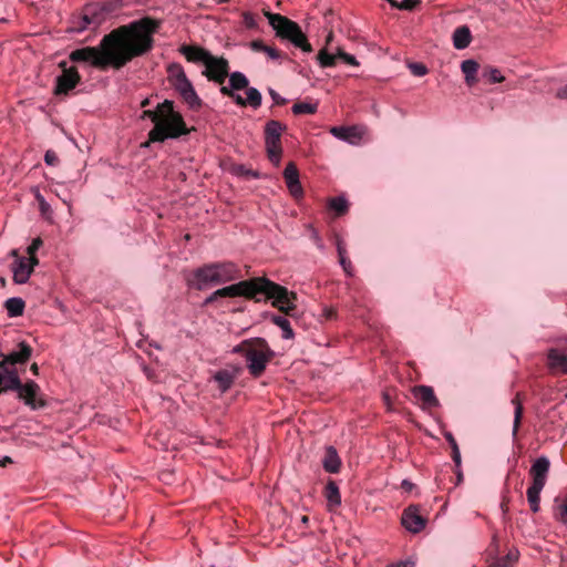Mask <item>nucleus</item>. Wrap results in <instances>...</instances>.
<instances>
[{"label":"nucleus","mask_w":567,"mask_h":567,"mask_svg":"<svg viewBox=\"0 0 567 567\" xmlns=\"http://www.w3.org/2000/svg\"><path fill=\"white\" fill-rule=\"evenodd\" d=\"M161 21L152 17H143L128 24L120 25L106 37L114 61V70L124 68L138 56L151 52L154 48V34L161 28Z\"/></svg>","instance_id":"nucleus-1"},{"label":"nucleus","mask_w":567,"mask_h":567,"mask_svg":"<svg viewBox=\"0 0 567 567\" xmlns=\"http://www.w3.org/2000/svg\"><path fill=\"white\" fill-rule=\"evenodd\" d=\"M145 117L154 123V127L150 131L148 140L144 143V146H148L150 143L164 142L168 138H178L189 133L182 114L174 110L173 101L165 100L155 110H145L143 118Z\"/></svg>","instance_id":"nucleus-2"},{"label":"nucleus","mask_w":567,"mask_h":567,"mask_svg":"<svg viewBox=\"0 0 567 567\" xmlns=\"http://www.w3.org/2000/svg\"><path fill=\"white\" fill-rule=\"evenodd\" d=\"M240 277L238 266L233 261L206 264L193 272V285L197 290L234 281Z\"/></svg>","instance_id":"nucleus-3"},{"label":"nucleus","mask_w":567,"mask_h":567,"mask_svg":"<svg viewBox=\"0 0 567 567\" xmlns=\"http://www.w3.org/2000/svg\"><path fill=\"white\" fill-rule=\"evenodd\" d=\"M258 295H262L265 300H270L272 307L287 316H292V312L296 310V292L271 281L267 277H256L255 301H260Z\"/></svg>","instance_id":"nucleus-4"},{"label":"nucleus","mask_w":567,"mask_h":567,"mask_svg":"<svg viewBox=\"0 0 567 567\" xmlns=\"http://www.w3.org/2000/svg\"><path fill=\"white\" fill-rule=\"evenodd\" d=\"M229 84L220 85L219 92L230 97L239 106H251L258 109L261 105L262 96L256 87H248L249 81L247 76L239 72L228 73Z\"/></svg>","instance_id":"nucleus-5"},{"label":"nucleus","mask_w":567,"mask_h":567,"mask_svg":"<svg viewBox=\"0 0 567 567\" xmlns=\"http://www.w3.org/2000/svg\"><path fill=\"white\" fill-rule=\"evenodd\" d=\"M266 17L268 18L269 24L276 31V35L278 38L291 42L296 48L303 52L312 51L311 44L297 22L279 13L267 12Z\"/></svg>","instance_id":"nucleus-6"},{"label":"nucleus","mask_w":567,"mask_h":567,"mask_svg":"<svg viewBox=\"0 0 567 567\" xmlns=\"http://www.w3.org/2000/svg\"><path fill=\"white\" fill-rule=\"evenodd\" d=\"M106 41V37L104 35L97 47L76 49L70 53L69 59L72 62H87L99 70H106L107 68L114 69V61L110 47L105 43Z\"/></svg>","instance_id":"nucleus-7"},{"label":"nucleus","mask_w":567,"mask_h":567,"mask_svg":"<svg viewBox=\"0 0 567 567\" xmlns=\"http://www.w3.org/2000/svg\"><path fill=\"white\" fill-rule=\"evenodd\" d=\"M550 462L546 456L535 460L529 470L532 485L528 487L526 495L533 513L539 511L540 493L546 484Z\"/></svg>","instance_id":"nucleus-8"},{"label":"nucleus","mask_w":567,"mask_h":567,"mask_svg":"<svg viewBox=\"0 0 567 567\" xmlns=\"http://www.w3.org/2000/svg\"><path fill=\"white\" fill-rule=\"evenodd\" d=\"M168 81L172 86L178 92L185 103L193 110L202 106V100L197 95L192 82L187 79L183 66L178 63H173L167 69Z\"/></svg>","instance_id":"nucleus-9"},{"label":"nucleus","mask_w":567,"mask_h":567,"mask_svg":"<svg viewBox=\"0 0 567 567\" xmlns=\"http://www.w3.org/2000/svg\"><path fill=\"white\" fill-rule=\"evenodd\" d=\"M275 353L262 338H255V346L245 351V359L249 373L254 378H259L266 370L267 364L274 358Z\"/></svg>","instance_id":"nucleus-10"},{"label":"nucleus","mask_w":567,"mask_h":567,"mask_svg":"<svg viewBox=\"0 0 567 567\" xmlns=\"http://www.w3.org/2000/svg\"><path fill=\"white\" fill-rule=\"evenodd\" d=\"M286 130V125L276 120H270L265 125V146L269 159L276 165L279 164L282 147H281V134Z\"/></svg>","instance_id":"nucleus-11"},{"label":"nucleus","mask_w":567,"mask_h":567,"mask_svg":"<svg viewBox=\"0 0 567 567\" xmlns=\"http://www.w3.org/2000/svg\"><path fill=\"white\" fill-rule=\"evenodd\" d=\"M14 391L18 394V399L31 410L43 409L48 404L41 394L39 384L33 380H29L25 383L20 381V385H18Z\"/></svg>","instance_id":"nucleus-12"},{"label":"nucleus","mask_w":567,"mask_h":567,"mask_svg":"<svg viewBox=\"0 0 567 567\" xmlns=\"http://www.w3.org/2000/svg\"><path fill=\"white\" fill-rule=\"evenodd\" d=\"M204 65L205 70L203 71V75L206 76L208 81H213L219 85L225 83L229 71V62L227 59L210 54Z\"/></svg>","instance_id":"nucleus-13"},{"label":"nucleus","mask_w":567,"mask_h":567,"mask_svg":"<svg viewBox=\"0 0 567 567\" xmlns=\"http://www.w3.org/2000/svg\"><path fill=\"white\" fill-rule=\"evenodd\" d=\"M62 73L56 78L54 94L62 95L72 91L81 81V76L75 66H68L65 61L59 63Z\"/></svg>","instance_id":"nucleus-14"},{"label":"nucleus","mask_w":567,"mask_h":567,"mask_svg":"<svg viewBox=\"0 0 567 567\" xmlns=\"http://www.w3.org/2000/svg\"><path fill=\"white\" fill-rule=\"evenodd\" d=\"M255 285L256 277L240 280L230 286H226L216 290V295L219 298H236V297H245L246 299H255Z\"/></svg>","instance_id":"nucleus-15"},{"label":"nucleus","mask_w":567,"mask_h":567,"mask_svg":"<svg viewBox=\"0 0 567 567\" xmlns=\"http://www.w3.org/2000/svg\"><path fill=\"white\" fill-rule=\"evenodd\" d=\"M401 523L409 532L416 534L425 528L426 519L420 514L419 506L410 505L403 511Z\"/></svg>","instance_id":"nucleus-16"},{"label":"nucleus","mask_w":567,"mask_h":567,"mask_svg":"<svg viewBox=\"0 0 567 567\" xmlns=\"http://www.w3.org/2000/svg\"><path fill=\"white\" fill-rule=\"evenodd\" d=\"M18 350L12 351L9 354L3 355L0 361V369H4L6 367L14 365V364H24L32 357V348L25 342L21 341L18 343Z\"/></svg>","instance_id":"nucleus-17"},{"label":"nucleus","mask_w":567,"mask_h":567,"mask_svg":"<svg viewBox=\"0 0 567 567\" xmlns=\"http://www.w3.org/2000/svg\"><path fill=\"white\" fill-rule=\"evenodd\" d=\"M284 178L290 195L295 198L303 196V189L299 181V172L295 163L290 162L284 169Z\"/></svg>","instance_id":"nucleus-18"},{"label":"nucleus","mask_w":567,"mask_h":567,"mask_svg":"<svg viewBox=\"0 0 567 567\" xmlns=\"http://www.w3.org/2000/svg\"><path fill=\"white\" fill-rule=\"evenodd\" d=\"M18 385H20V378L14 368L0 369V393L14 391Z\"/></svg>","instance_id":"nucleus-19"},{"label":"nucleus","mask_w":567,"mask_h":567,"mask_svg":"<svg viewBox=\"0 0 567 567\" xmlns=\"http://www.w3.org/2000/svg\"><path fill=\"white\" fill-rule=\"evenodd\" d=\"M13 281L18 285L25 284L32 271V266H29L27 258H18L12 264Z\"/></svg>","instance_id":"nucleus-20"},{"label":"nucleus","mask_w":567,"mask_h":567,"mask_svg":"<svg viewBox=\"0 0 567 567\" xmlns=\"http://www.w3.org/2000/svg\"><path fill=\"white\" fill-rule=\"evenodd\" d=\"M548 368L554 372L567 374V354L557 349H550L547 353Z\"/></svg>","instance_id":"nucleus-21"},{"label":"nucleus","mask_w":567,"mask_h":567,"mask_svg":"<svg viewBox=\"0 0 567 567\" xmlns=\"http://www.w3.org/2000/svg\"><path fill=\"white\" fill-rule=\"evenodd\" d=\"M179 52L186 58L188 62H202L203 64L210 55L207 50L196 45H182Z\"/></svg>","instance_id":"nucleus-22"},{"label":"nucleus","mask_w":567,"mask_h":567,"mask_svg":"<svg viewBox=\"0 0 567 567\" xmlns=\"http://www.w3.org/2000/svg\"><path fill=\"white\" fill-rule=\"evenodd\" d=\"M322 466L328 473H338L341 467V460L333 446L326 447V454L322 460Z\"/></svg>","instance_id":"nucleus-23"},{"label":"nucleus","mask_w":567,"mask_h":567,"mask_svg":"<svg viewBox=\"0 0 567 567\" xmlns=\"http://www.w3.org/2000/svg\"><path fill=\"white\" fill-rule=\"evenodd\" d=\"M414 396L423 402L427 408H433L439 405V400L436 399L434 391L431 386L427 385H417L413 389Z\"/></svg>","instance_id":"nucleus-24"},{"label":"nucleus","mask_w":567,"mask_h":567,"mask_svg":"<svg viewBox=\"0 0 567 567\" xmlns=\"http://www.w3.org/2000/svg\"><path fill=\"white\" fill-rule=\"evenodd\" d=\"M512 404L514 406V422H513V430H512V436L513 439H516L524 413V406H523V399L522 393L517 392L515 396L512 399Z\"/></svg>","instance_id":"nucleus-25"},{"label":"nucleus","mask_w":567,"mask_h":567,"mask_svg":"<svg viewBox=\"0 0 567 567\" xmlns=\"http://www.w3.org/2000/svg\"><path fill=\"white\" fill-rule=\"evenodd\" d=\"M330 133L343 141L352 142L354 138L361 137V132L357 126H333Z\"/></svg>","instance_id":"nucleus-26"},{"label":"nucleus","mask_w":567,"mask_h":567,"mask_svg":"<svg viewBox=\"0 0 567 567\" xmlns=\"http://www.w3.org/2000/svg\"><path fill=\"white\" fill-rule=\"evenodd\" d=\"M478 63L475 60L468 59L464 60L461 64V70L465 76V82L468 86H473L477 83V71Z\"/></svg>","instance_id":"nucleus-27"},{"label":"nucleus","mask_w":567,"mask_h":567,"mask_svg":"<svg viewBox=\"0 0 567 567\" xmlns=\"http://www.w3.org/2000/svg\"><path fill=\"white\" fill-rule=\"evenodd\" d=\"M235 379L236 372L229 370H219L214 375V380L218 383V388L223 393L231 388Z\"/></svg>","instance_id":"nucleus-28"},{"label":"nucleus","mask_w":567,"mask_h":567,"mask_svg":"<svg viewBox=\"0 0 567 567\" xmlns=\"http://www.w3.org/2000/svg\"><path fill=\"white\" fill-rule=\"evenodd\" d=\"M472 40L471 31L466 25L458 27L453 33V44L456 49L462 50L470 45Z\"/></svg>","instance_id":"nucleus-29"},{"label":"nucleus","mask_w":567,"mask_h":567,"mask_svg":"<svg viewBox=\"0 0 567 567\" xmlns=\"http://www.w3.org/2000/svg\"><path fill=\"white\" fill-rule=\"evenodd\" d=\"M324 496L329 507H338L341 504L339 487L333 481H329L326 485Z\"/></svg>","instance_id":"nucleus-30"},{"label":"nucleus","mask_w":567,"mask_h":567,"mask_svg":"<svg viewBox=\"0 0 567 567\" xmlns=\"http://www.w3.org/2000/svg\"><path fill=\"white\" fill-rule=\"evenodd\" d=\"M270 320L274 324L278 326L281 329L284 339L291 340L295 338V332L287 318L278 315H272Z\"/></svg>","instance_id":"nucleus-31"},{"label":"nucleus","mask_w":567,"mask_h":567,"mask_svg":"<svg viewBox=\"0 0 567 567\" xmlns=\"http://www.w3.org/2000/svg\"><path fill=\"white\" fill-rule=\"evenodd\" d=\"M24 301L19 297L9 298L4 302L8 316L11 318L21 316L24 311Z\"/></svg>","instance_id":"nucleus-32"},{"label":"nucleus","mask_w":567,"mask_h":567,"mask_svg":"<svg viewBox=\"0 0 567 567\" xmlns=\"http://www.w3.org/2000/svg\"><path fill=\"white\" fill-rule=\"evenodd\" d=\"M250 48L254 51L266 53L271 60H277L280 58V54L277 49H275L274 47L266 45L261 40L251 41Z\"/></svg>","instance_id":"nucleus-33"},{"label":"nucleus","mask_w":567,"mask_h":567,"mask_svg":"<svg viewBox=\"0 0 567 567\" xmlns=\"http://www.w3.org/2000/svg\"><path fill=\"white\" fill-rule=\"evenodd\" d=\"M328 207L334 210L338 216H341L348 212L349 205L343 196H338L329 199Z\"/></svg>","instance_id":"nucleus-34"},{"label":"nucleus","mask_w":567,"mask_h":567,"mask_svg":"<svg viewBox=\"0 0 567 567\" xmlns=\"http://www.w3.org/2000/svg\"><path fill=\"white\" fill-rule=\"evenodd\" d=\"M318 110V103L297 102L292 105L291 111L295 115L315 114Z\"/></svg>","instance_id":"nucleus-35"},{"label":"nucleus","mask_w":567,"mask_h":567,"mask_svg":"<svg viewBox=\"0 0 567 567\" xmlns=\"http://www.w3.org/2000/svg\"><path fill=\"white\" fill-rule=\"evenodd\" d=\"M338 55L329 53L326 49H321L317 55V60L321 68H331L336 65Z\"/></svg>","instance_id":"nucleus-36"},{"label":"nucleus","mask_w":567,"mask_h":567,"mask_svg":"<svg viewBox=\"0 0 567 567\" xmlns=\"http://www.w3.org/2000/svg\"><path fill=\"white\" fill-rule=\"evenodd\" d=\"M483 76L487 79L489 83H502L505 78L502 75L501 71L493 66H487L483 71Z\"/></svg>","instance_id":"nucleus-37"},{"label":"nucleus","mask_w":567,"mask_h":567,"mask_svg":"<svg viewBox=\"0 0 567 567\" xmlns=\"http://www.w3.org/2000/svg\"><path fill=\"white\" fill-rule=\"evenodd\" d=\"M445 439L452 449V458H453L455 465L458 467L461 465V452H460L458 445L456 443V440L454 439L452 433H446Z\"/></svg>","instance_id":"nucleus-38"},{"label":"nucleus","mask_w":567,"mask_h":567,"mask_svg":"<svg viewBox=\"0 0 567 567\" xmlns=\"http://www.w3.org/2000/svg\"><path fill=\"white\" fill-rule=\"evenodd\" d=\"M518 560V551L511 550L504 557H501L495 566L496 567H511Z\"/></svg>","instance_id":"nucleus-39"},{"label":"nucleus","mask_w":567,"mask_h":567,"mask_svg":"<svg viewBox=\"0 0 567 567\" xmlns=\"http://www.w3.org/2000/svg\"><path fill=\"white\" fill-rule=\"evenodd\" d=\"M393 3L394 6H391L392 8L412 11L421 3V0H402L401 2L393 0Z\"/></svg>","instance_id":"nucleus-40"},{"label":"nucleus","mask_w":567,"mask_h":567,"mask_svg":"<svg viewBox=\"0 0 567 567\" xmlns=\"http://www.w3.org/2000/svg\"><path fill=\"white\" fill-rule=\"evenodd\" d=\"M409 69L411 73L415 76H424L429 72L426 65L421 62L410 63Z\"/></svg>","instance_id":"nucleus-41"},{"label":"nucleus","mask_w":567,"mask_h":567,"mask_svg":"<svg viewBox=\"0 0 567 567\" xmlns=\"http://www.w3.org/2000/svg\"><path fill=\"white\" fill-rule=\"evenodd\" d=\"M337 55L339 59H341L344 63L349 64V65H352V66H359V62L358 60L355 59L354 55L352 54H349L344 51H342L341 49H338L337 50Z\"/></svg>","instance_id":"nucleus-42"},{"label":"nucleus","mask_w":567,"mask_h":567,"mask_svg":"<svg viewBox=\"0 0 567 567\" xmlns=\"http://www.w3.org/2000/svg\"><path fill=\"white\" fill-rule=\"evenodd\" d=\"M255 346V338L254 339H247V340H244L240 344L236 346L234 349H233V352L235 353H240L245 357V351L250 348V347H254Z\"/></svg>","instance_id":"nucleus-43"},{"label":"nucleus","mask_w":567,"mask_h":567,"mask_svg":"<svg viewBox=\"0 0 567 567\" xmlns=\"http://www.w3.org/2000/svg\"><path fill=\"white\" fill-rule=\"evenodd\" d=\"M556 518L559 522L567 524V498L561 505L558 506V513L556 514Z\"/></svg>","instance_id":"nucleus-44"},{"label":"nucleus","mask_w":567,"mask_h":567,"mask_svg":"<svg viewBox=\"0 0 567 567\" xmlns=\"http://www.w3.org/2000/svg\"><path fill=\"white\" fill-rule=\"evenodd\" d=\"M42 245L43 241L40 237L34 238L27 249L28 255H35V252L40 249Z\"/></svg>","instance_id":"nucleus-45"},{"label":"nucleus","mask_w":567,"mask_h":567,"mask_svg":"<svg viewBox=\"0 0 567 567\" xmlns=\"http://www.w3.org/2000/svg\"><path fill=\"white\" fill-rule=\"evenodd\" d=\"M44 162L47 165L54 166L59 162L55 152L51 150L47 151L44 154Z\"/></svg>","instance_id":"nucleus-46"},{"label":"nucleus","mask_w":567,"mask_h":567,"mask_svg":"<svg viewBox=\"0 0 567 567\" xmlns=\"http://www.w3.org/2000/svg\"><path fill=\"white\" fill-rule=\"evenodd\" d=\"M35 199L39 203L41 213L45 214L50 209V205L47 203L39 190L35 192Z\"/></svg>","instance_id":"nucleus-47"},{"label":"nucleus","mask_w":567,"mask_h":567,"mask_svg":"<svg viewBox=\"0 0 567 567\" xmlns=\"http://www.w3.org/2000/svg\"><path fill=\"white\" fill-rule=\"evenodd\" d=\"M339 262L342 266L344 272L347 275L351 276L353 268H352L351 261L348 259V257L347 256L339 257Z\"/></svg>","instance_id":"nucleus-48"},{"label":"nucleus","mask_w":567,"mask_h":567,"mask_svg":"<svg viewBox=\"0 0 567 567\" xmlns=\"http://www.w3.org/2000/svg\"><path fill=\"white\" fill-rule=\"evenodd\" d=\"M237 174L238 175H243V176H247V177H252V178H258L259 177V173L257 171L247 169L244 166H239L237 168Z\"/></svg>","instance_id":"nucleus-49"},{"label":"nucleus","mask_w":567,"mask_h":567,"mask_svg":"<svg viewBox=\"0 0 567 567\" xmlns=\"http://www.w3.org/2000/svg\"><path fill=\"white\" fill-rule=\"evenodd\" d=\"M269 94H270L272 101L275 102V104L284 105L287 103V100L282 96H280L275 90L269 89Z\"/></svg>","instance_id":"nucleus-50"},{"label":"nucleus","mask_w":567,"mask_h":567,"mask_svg":"<svg viewBox=\"0 0 567 567\" xmlns=\"http://www.w3.org/2000/svg\"><path fill=\"white\" fill-rule=\"evenodd\" d=\"M311 238L318 248H320V249L323 248V243H322V239H321L319 233L312 227H311Z\"/></svg>","instance_id":"nucleus-51"},{"label":"nucleus","mask_w":567,"mask_h":567,"mask_svg":"<svg viewBox=\"0 0 567 567\" xmlns=\"http://www.w3.org/2000/svg\"><path fill=\"white\" fill-rule=\"evenodd\" d=\"M337 251L339 257L347 256L346 245L340 237L337 238Z\"/></svg>","instance_id":"nucleus-52"},{"label":"nucleus","mask_w":567,"mask_h":567,"mask_svg":"<svg viewBox=\"0 0 567 567\" xmlns=\"http://www.w3.org/2000/svg\"><path fill=\"white\" fill-rule=\"evenodd\" d=\"M401 487L405 492H411L414 488V484L412 482H410L409 480H403L401 483Z\"/></svg>","instance_id":"nucleus-53"},{"label":"nucleus","mask_w":567,"mask_h":567,"mask_svg":"<svg viewBox=\"0 0 567 567\" xmlns=\"http://www.w3.org/2000/svg\"><path fill=\"white\" fill-rule=\"evenodd\" d=\"M219 298L218 295H216V290L210 293L205 300H204V306H207V305H210L213 302H215L217 299Z\"/></svg>","instance_id":"nucleus-54"},{"label":"nucleus","mask_w":567,"mask_h":567,"mask_svg":"<svg viewBox=\"0 0 567 567\" xmlns=\"http://www.w3.org/2000/svg\"><path fill=\"white\" fill-rule=\"evenodd\" d=\"M29 266H32V271L34 270V267L39 264V259L35 255H29V258L27 259Z\"/></svg>","instance_id":"nucleus-55"},{"label":"nucleus","mask_w":567,"mask_h":567,"mask_svg":"<svg viewBox=\"0 0 567 567\" xmlns=\"http://www.w3.org/2000/svg\"><path fill=\"white\" fill-rule=\"evenodd\" d=\"M388 567H414V564L412 561H400L398 564H392Z\"/></svg>","instance_id":"nucleus-56"},{"label":"nucleus","mask_w":567,"mask_h":567,"mask_svg":"<svg viewBox=\"0 0 567 567\" xmlns=\"http://www.w3.org/2000/svg\"><path fill=\"white\" fill-rule=\"evenodd\" d=\"M13 461L10 456H4L0 460V467H4L7 464H11Z\"/></svg>","instance_id":"nucleus-57"},{"label":"nucleus","mask_w":567,"mask_h":567,"mask_svg":"<svg viewBox=\"0 0 567 567\" xmlns=\"http://www.w3.org/2000/svg\"><path fill=\"white\" fill-rule=\"evenodd\" d=\"M557 96L560 99H566L567 97V87L559 90L557 93Z\"/></svg>","instance_id":"nucleus-58"},{"label":"nucleus","mask_w":567,"mask_h":567,"mask_svg":"<svg viewBox=\"0 0 567 567\" xmlns=\"http://www.w3.org/2000/svg\"><path fill=\"white\" fill-rule=\"evenodd\" d=\"M30 370L34 375L39 374V365L37 363H32Z\"/></svg>","instance_id":"nucleus-59"},{"label":"nucleus","mask_w":567,"mask_h":567,"mask_svg":"<svg viewBox=\"0 0 567 567\" xmlns=\"http://www.w3.org/2000/svg\"><path fill=\"white\" fill-rule=\"evenodd\" d=\"M308 520H309L308 516L303 515V516L301 517V523H302V524H307V523H308Z\"/></svg>","instance_id":"nucleus-60"},{"label":"nucleus","mask_w":567,"mask_h":567,"mask_svg":"<svg viewBox=\"0 0 567 567\" xmlns=\"http://www.w3.org/2000/svg\"><path fill=\"white\" fill-rule=\"evenodd\" d=\"M11 255H12V256H14V257H17V259H18V258H20V257L18 256V250H16V249L11 251Z\"/></svg>","instance_id":"nucleus-61"},{"label":"nucleus","mask_w":567,"mask_h":567,"mask_svg":"<svg viewBox=\"0 0 567 567\" xmlns=\"http://www.w3.org/2000/svg\"><path fill=\"white\" fill-rule=\"evenodd\" d=\"M83 19H84L86 25L91 23V20L86 16Z\"/></svg>","instance_id":"nucleus-62"},{"label":"nucleus","mask_w":567,"mask_h":567,"mask_svg":"<svg viewBox=\"0 0 567 567\" xmlns=\"http://www.w3.org/2000/svg\"><path fill=\"white\" fill-rule=\"evenodd\" d=\"M218 3H227L229 2L230 0H216Z\"/></svg>","instance_id":"nucleus-63"},{"label":"nucleus","mask_w":567,"mask_h":567,"mask_svg":"<svg viewBox=\"0 0 567 567\" xmlns=\"http://www.w3.org/2000/svg\"><path fill=\"white\" fill-rule=\"evenodd\" d=\"M147 103H148V100L146 99V100H144V101L142 102V106H145Z\"/></svg>","instance_id":"nucleus-64"}]
</instances>
